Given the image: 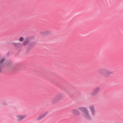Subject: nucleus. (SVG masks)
Here are the masks:
<instances>
[{
    "label": "nucleus",
    "instance_id": "f257e3e1",
    "mask_svg": "<svg viewBox=\"0 0 123 123\" xmlns=\"http://www.w3.org/2000/svg\"><path fill=\"white\" fill-rule=\"evenodd\" d=\"M89 108L90 111V112L85 107H79L78 109L84 112L83 116L85 119L91 121L92 119V117L96 115V111L95 106L93 105H89Z\"/></svg>",
    "mask_w": 123,
    "mask_h": 123
},
{
    "label": "nucleus",
    "instance_id": "f03ea898",
    "mask_svg": "<svg viewBox=\"0 0 123 123\" xmlns=\"http://www.w3.org/2000/svg\"><path fill=\"white\" fill-rule=\"evenodd\" d=\"M100 74L105 77H109L110 74H113V72L108 69L103 68L99 71Z\"/></svg>",
    "mask_w": 123,
    "mask_h": 123
},
{
    "label": "nucleus",
    "instance_id": "7ed1b4c3",
    "mask_svg": "<svg viewBox=\"0 0 123 123\" xmlns=\"http://www.w3.org/2000/svg\"><path fill=\"white\" fill-rule=\"evenodd\" d=\"M64 97V95L63 94H60L53 99L52 102L53 104H55L62 99Z\"/></svg>",
    "mask_w": 123,
    "mask_h": 123
},
{
    "label": "nucleus",
    "instance_id": "20e7f679",
    "mask_svg": "<svg viewBox=\"0 0 123 123\" xmlns=\"http://www.w3.org/2000/svg\"><path fill=\"white\" fill-rule=\"evenodd\" d=\"M26 116V115H17L16 116L15 118L17 121L19 122L25 118Z\"/></svg>",
    "mask_w": 123,
    "mask_h": 123
},
{
    "label": "nucleus",
    "instance_id": "39448f33",
    "mask_svg": "<svg viewBox=\"0 0 123 123\" xmlns=\"http://www.w3.org/2000/svg\"><path fill=\"white\" fill-rule=\"evenodd\" d=\"M100 90V87H96L91 93V95L92 96H95L99 92Z\"/></svg>",
    "mask_w": 123,
    "mask_h": 123
},
{
    "label": "nucleus",
    "instance_id": "423d86ee",
    "mask_svg": "<svg viewBox=\"0 0 123 123\" xmlns=\"http://www.w3.org/2000/svg\"><path fill=\"white\" fill-rule=\"evenodd\" d=\"M73 113L76 116H78L80 114V113L79 111L77 109H73L72 110Z\"/></svg>",
    "mask_w": 123,
    "mask_h": 123
},
{
    "label": "nucleus",
    "instance_id": "0eeeda50",
    "mask_svg": "<svg viewBox=\"0 0 123 123\" xmlns=\"http://www.w3.org/2000/svg\"><path fill=\"white\" fill-rule=\"evenodd\" d=\"M46 115V114L44 113L41 116L38 117L37 119V121H38L40 120H41Z\"/></svg>",
    "mask_w": 123,
    "mask_h": 123
},
{
    "label": "nucleus",
    "instance_id": "6e6552de",
    "mask_svg": "<svg viewBox=\"0 0 123 123\" xmlns=\"http://www.w3.org/2000/svg\"><path fill=\"white\" fill-rule=\"evenodd\" d=\"M30 42V41L29 39H26L24 42L23 44L24 45H26L28 44Z\"/></svg>",
    "mask_w": 123,
    "mask_h": 123
},
{
    "label": "nucleus",
    "instance_id": "1a4fd4ad",
    "mask_svg": "<svg viewBox=\"0 0 123 123\" xmlns=\"http://www.w3.org/2000/svg\"><path fill=\"white\" fill-rule=\"evenodd\" d=\"M5 59L4 58L2 59L0 61V65L3 66V65L4 64V62L5 61Z\"/></svg>",
    "mask_w": 123,
    "mask_h": 123
},
{
    "label": "nucleus",
    "instance_id": "9d476101",
    "mask_svg": "<svg viewBox=\"0 0 123 123\" xmlns=\"http://www.w3.org/2000/svg\"><path fill=\"white\" fill-rule=\"evenodd\" d=\"M19 40L20 42H22L24 40V39L23 37H21L19 38Z\"/></svg>",
    "mask_w": 123,
    "mask_h": 123
},
{
    "label": "nucleus",
    "instance_id": "9b49d317",
    "mask_svg": "<svg viewBox=\"0 0 123 123\" xmlns=\"http://www.w3.org/2000/svg\"><path fill=\"white\" fill-rule=\"evenodd\" d=\"M18 43H13V45L15 46H16L18 44Z\"/></svg>",
    "mask_w": 123,
    "mask_h": 123
},
{
    "label": "nucleus",
    "instance_id": "f8f14e48",
    "mask_svg": "<svg viewBox=\"0 0 123 123\" xmlns=\"http://www.w3.org/2000/svg\"><path fill=\"white\" fill-rule=\"evenodd\" d=\"M45 32L46 33H48L49 32L48 31H46Z\"/></svg>",
    "mask_w": 123,
    "mask_h": 123
}]
</instances>
